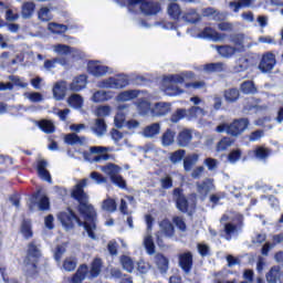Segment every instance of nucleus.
<instances>
[{
  "label": "nucleus",
  "instance_id": "nucleus-31",
  "mask_svg": "<svg viewBox=\"0 0 283 283\" xmlns=\"http://www.w3.org/2000/svg\"><path fill=\"white\" fill-rule=\"evenodd\" d=\"M176 142V132L168 128L161 135V145L163 147H171V145Z\"/></svg>",
  "mask_w": 283,
  "mask_h": 283
},
{
  "label": "nucleus",
  "instance_id": "nucleus-27",
  "mask_svg": "<svg viewBox=\"0 0 283 283\" xmlns=\"http://www.w3.org/2000/svg\"><path fill=\"white\" fill-rule=\"evenodd\" d=\"M92 132L93 134H95V136H105V134L107 133V124H105V119H95V124L94 126H92Z\"/></svg>",
  "mask_w": 283,
  "mask_h": 283
},
{
  "label": "nucleus",
  "instance_id": "nucleus-61",
  "mask_svg": "<svg viewBox=\"0 0 283 283\" xmlns=\"http://www.w3.org/2000/svg\"><path fill=\"white\" fill-rule=\"evenodd\" d=\"M182 158H185V150L182 149L176 150L170 155V163L176 165L177 163H180Z\"/></svg>",
  "mask_w": 283,
  "mask_h": 283
},
{
  "label": "nucleus",
  "instance_id": "nucleus-39",
  "mask_svg": "<svg viewBox=\"0 0 283 283\" xmlns=\"http://www.w3.org/2000/svg\"><path fill=\"white\" fill-rule=\"evenodd\" d=\"M109 98H112V95L106 91H97L92 96L93 103H105V101H109Z\"/></svg>",
  "mask_w": 283,
  "mask_h": 283
},
{
  "label": "nucleus",
  "instance_id": "nucleus-47",
  "mask_svg": "<svg viewBox=\"0 0 283 283\" xmlns=\"http://www.w3.org/2000/svg\"><path fill=\"white\" fill-rule=\"evenodd\" d=\"M48 30H50V32H52L53 34H63L67 32V25L51 22L48 25Z\"/></svg>",
  "mask_w": 283,
  "mask_h": 283
},
{
  "label": "nucleus",
  "instance_id": "nucleus-45",
  "mask_svg": "<svg viewBox=\"0 0 283 283\" xmlns=\"http://www.w3.org/2000/svg\"><path fill=\"white\" fill-rule=\"evenodd\" d=\"M198 154H192L189 155L185 160H184V169L185 171H191V169H193V165H196V163H198Z\"/></svg>",
  "mask_w": 283,
  "mask_h": 283
},
{
  "label": "nucleus",
  "instance_id": "nucleus-33",
  "mask_svg": "<svg viewBox=\"0 0 283 283\" xmlns=\"http://www.w3.org/2000/svg\"><path fill=\"white\" fill-rule=\"evenodd\" d=\"M53 52L60 56H67L70 52H78V49L71 48L67 44H55L53 45Z\"/></svg>",
  "mask_w": 283,
  "mask_h": 283
},
{
  "label": "nucleus",
  "instance_id": "nucleus-46",
  "mask_svg": "<svg viewBox=\"0 0 283 283\" xmlns=\"http://www.w3.org/2000/svg\"><path fill=\"white\" fill-rule=\"evenodd\" d=\"M182 19L187 23H198V21H200V15H198V12H196V10L190 9L182 15Z\"/></svg>",
  "mask_w": 283,
  "mask_h": 283
},
{
  "label": "nucleus",
  "instance_id": "nucleus-12",
  "mask_svg": "<svg viewBox=\"0 0 283 283\" xmlns=\"http://www.w3.org/2000/svg\"><path fill=\"white\" fill-rule=\"evenodd\" d=\"M276 63L277 61L275 60V54L268 52L263 54L259 63V70L262 72V74H270V72H273Z\"/></svg>",
  "mask_w": 283,
  "mask_h": 283
},
{
  "label": "nucleus",
  "instance_id": "nucleus-21",
  "mask_svg": "<svg viewBox=\"0 0 283 283\" xmlns=\"http://www.w3.org/2000/svg\"><path fill=\"white\" fill-rule=\"evenodd\" d=\"M67 92V82L61 81L56 82L53 86V97L55 101H63L65 98V94Z\"/></svg>",
  "mask_w": 283,
  "mask_h": 283
},
{
  "label": "nucleus",
  "instance_id": "nucleus-54",
  "mask_svg": "<svg viewBox=\"0 0 283 283\" xmlns=\"http://www.w3.org/2000/svg\"><path fill=\"white\" fill-rule=\"evenodd\" d=\"M159 185L161 189H172L174 188V178L170 175H165L159 179Z\"/></svg>",
  "mask_w": 283,
  "mask_h": 283
},
{
  "label": "nucleus",
  "instance_id": "nucleus-59",
  "mask_svg": "<svg viewBox=\"0 0 283 283\" xmlns=\"http://www.w3.org/2000/svg\"><path fill=\"white\" fill-rule=\"evenodd\" d=\"M9 81H11V83H13V85H15L17 87H22V90H25V87H28V83L23 82V80L17 75H9Z\"/></svg>",
  "mask_w": 283,
  "mask_h": 283
},
{
  "label": "nucleus",
  "instance_id": "nucleus-53",
  "mask_svg": "<svg viewBox=\"0 0 283 283\" xmlns=\"http://www.w3.org/2000/svg\"><path fill=\"white\" fill-rule=\"evenodd\" d=\"M38 18L43 22L52 21V13L50 12V8L42 7L38 12Z\"/></svg>",
  "mask_w": 283,
  "mask_h": 283
},
{
  "label": "nucleus",
  "instance_id": "nucleus-5",
  "mask_svg": "<svg viewBox=\"0 0 283 283\" xmlns=\"http://www.w3.org/2000/svg\"><path fill=\"white\" fill-rule=\"evenodd\" d=\"M172 198L176 202L178 211H181V213H187L189 211V207L191 209H196V200L198 198V195L196 193H191L189 199H187L185 193H182L181 188H175L172 191Z\"/></svg>",
  "mask_w": 283,
  "mask_h": 283
},
{
  "label": "nucleus",
  "instance_id": "nucleus-9",
  "mask_svg": "<svg viewBox=\"0 0 283 283\" xmlns=\"http://www.w3.org/2000/svg\"><path fill=\"white\" fill-rule=\"evenodd\" d=\"M145 0H129L128 1V10L132 11V8L138 6L142 12L146 15L151 17L154 14H158L160 12V4L157 2H144Z\"/></svg>",
  "mask_w": 283,
  "mask_h": 283
},
{
  "label": "nucleus",
  "instance_id": "nucleus-36",
  "mask_svg": "<svg viewBox=\"0 0 283 283\" xmlns=\"http://www.w3.org/2000/svg\"><path fill=\"white\" fill-rule=\"evenodd\" d=\"M137 112L140 114V116H148V114L151 116V103H149L147 99H140L137 103Z\"/></svg>",
  "mask_w": 283,
  "mask_h": 283
},
{
  "label": "nucleus",
  "instance_id": "nucleus-57",
  "mask_svg": "<svg viewBox=\"0 0 283 283\" xmlns=\"http://www.w3.org/2000/svg\"><path fill=\"white\" fill-rule=\"evenodd\" d=\"M270 155L271 150H269V148L258 147L255 149V156L256 158H259V160H266V158H269Z\"/></svg>",
  "mask_w": 283,
  "mask_h": 283
},
{
  "label": "nucleus",
  "instance_id": "nucleus-43",
  "mask_svg": "<svg viewBox=\"0 0 283 283\" xmlns=\"http://www.w3.org/2000/svg\"><path fill=\"white\" fill-rule=\"evenodd\" d=\"M119 262L123 270L127 271V273H132L134 271V260H132L128 255H122L119 258Z\"/></svg>",
  "mask_w": 283,
  "mask_h": 283
},
{
  "label": "nucleus",
  "instance_id": "nucleus-4",
  "mask_svg": "<svg viewBox=\"0 0 283 283\" xmlns=\"http://www.w3.org/2000/svg\"><path fill=\"white\" fill-rule=\"evenodd\" d=\"M103 266V261L101 259H95L92 262L91 271L87 264H82L78 266L76 273L72 277V283H81L83 280H94L101 275V269Z\"/></svg>",
  "mask_w": 283,
  "mask_h": 283
},
{
  "label": "nucleus",
  "instance_id": "nucleus-20",
  "mask_svg": "<svg viewBox=\"0 0 283 283\" xmlns=\"http://www.w3.org/2000/svg\"><path fill=\"white\" fill-rule=\"evenodd\" d=\"M64 143L72 147H74V145L83 146L87 143V138L85 136H78L76 133H70L64 136Z\"/></svg>",
  "mask_w": 283,
  "mask_h": 283
},
{
  "label": "nucleus",
  "instance_id": "nucleus-32",
  "mask_svg": "<svg viewBox=\"0 0 283 283\" xmlns=\"http://www.w3.org/2000/svg\"><path fill=\"white\" fill-rule=\"evenodd\" d=\"M206 115L207 112H205L203 108H200V106H192L189 109H186V116L189 118V120H193V118H201Z\"/></svg>",
  "mask_w": 283,
  "mask_h": 283
},
{
  "label": "nucleus",
  "instance_id": "nucleus-6",
  "mask_svg": "<svg viewBox=\"0 0 283 283\" xmlns=\"http://www.w3.org/2000/svg\"><path fill=\"white\" fill-rule=\"evenodd\" d=\"M107 151H109V147L92 146L90 151L83 153V158L88 163H103L112 158V155L107 154Z\"/></svg>",
  "mask_w": 283,
  "mask_h": 283
},
{
  "label": "nucleus",
  "instance_id": "nucleus-52",
  "mask_svg": "<svg viewBox=\"0 0 283 283\" xmlns=\"http://www.w3.org/2000/svg\"><path fill=\"white\" fill-rule=\"evenodd\" d=\"M233 145V140L231 137H223L218 144H217V151H227L229 147Z\"/></svg>",
  "mask_w": 283,
  "mask_h": 283
},
{
  "label": "nucleus",
  "instance_id": "nucleus-35",
  "mask_svg": "<svg viewBox=\"0 0 283 283\" xmlns=\"http://www.w3.org/2000/svg\"><path fill=\"white\" fill-rule=\"evenodd\" d=\"M134 98H138V91H124L117 95V101L119 103H127V101H134Z\"/></svg>",
  "mask_w": 283,
  "mask_h": 283
},
{
  "label": "nucleus",
  "instance_id": "nucleus-3",
  "mask_svg": "<svg viewBox=\"0 0 283 283\" xmlns=\"http://www.w3.org/2000/svg\"><path fill=\"white\" fill-rule=\"evenodd\" d=\"M185 78H193V72L186 71L181 74H171L164 77L166 94H168V96H178V94H182V90H180L178 85L185 83Z\"/></svg>",
  "mask_w": 283,
  "mask_h": 283
},
{
  "label": "nucleus",
  "instance_id": "nucleus-7",
  "mask_svg": "<svg viewBox=\"0 0 283 283\" xmlns=\"http://www.w3.org/2000/svg\"><path fill=\"white\" fill-rule=\"evenodd\" d=\"M101 171L106 174V176H109L113 185H116V187H119V189H127V181H125L123 176L119 175L120 167L115 164H107L105 166H101Z\"/></svg>",
  "mask_w": 283,
  "mask_h": 283
},
{
  "label": "nucleus",
  "instance_id": "nucleus-8",
  "mask_svg": "<svg viewBox=\"0 0 283 283\" xmlns=\"http://www.w3.org/2000/svg\"><path fill=\"white\" fill-rule=\"evenodd\" d=\"M127 85H129V76L125 74H119L98 82V87H102V90H123V87H127Z\"/></svg>",
  "mask_w": 283,
  "mask_h": 283
},
{
  "label": "nucleus",
  "instance_id": "nucleus-51",
  "mask_svg": "<svg viewBox=\"0 0 283 283\" xmlns=\"http://www.w3.org/2000/svg\"><path fill=\"white\" fill-rule=\"evenodd\" d=\"M78 264V261L74 256L66 258L63 262V269L72 272L76 270V265Z\"/></svg>",
  "mask_w": 283,
  "mask_h": 283
},
{
  "label": "nucleus",
  "instance_id": "nucleus-60",
  "mask_svg": "<svg viewBox=\"0 0 283 283\" xmlns=\"http://www.w3.org/2000/svg\"><path fill=\"white\" fill-rule=\"evenodd\" d=\"M91 180H94L96 185H105L107 182V178H105L101 172L93 171L90 175Z\"/></svg>",
  "mask_w": 283,
  "mask_h": 283
},
{
  "label": "nucleus",
  "instance_id": "nucleus-41",
  "mask_svg": "<svg viewBox=\"0 0 283 283\" xmlns=\"http://www.w3.org/2000/svg\"><path fill=\"white\" fill-rule=\"evenodd\" d=\"M38 126L40 129H42V132H44V134H54L55 127L52 120L42 119L38 123Z\"/></svg>",
  "mask_w": 283,
  "mask_h": 283
},
{
  "label": "nucleus",
  "instance_id": "nucleus-50",
  "mask_svg": "<svg viewBox=\"0 0 283 283\" xmlns=\"http://www.w3.org/2000/svg\"><path fill=\"white\" fill-rule=\"evenodd\" d=\"M240 90L243 94H255L258 92V88H255V84H253L252 81L243 82Z\"/></svg>",
  "mask_w": 283,
  "mask_h": 283
},
{
  "label": "nucleus",
  "instance_id": "nucleus-28",
  "mask_svg": "<svg viewBox=\"0 0 283 283\" xmlns=\"http://www.w3.org/2000/svg\"><path fill=\"white\" fill-rule=\"evenodd\" d=\"M155 264L159 269L160 273H167V271H169V259L160 253L155 255Z\"/></svg>",
  "mask_w": 283,
  "mask_h": 283
},
{
  "label": "nucleus",
  "instance_id": "nucleus-11",
  "mask_svg": "<svg viewBox=\"0 0 283 283\" xmlns=\"http://www.w3.org/2000/svg\"><path fill=\"white\" fill-rule=\"evenodd\" d=\"M249 125H250L249 118L234 119L228 126V135L233 136L234 138H238V136H241V134H244V132H247V129L249 128Z\"/></svg>",
  "mask_w": 283,
  "mask_h": 283
},
{
  "label": "nucleus",
  "instance_id": "nucleus-19",
  "mask_svg": "<svg viewBox=\"0 0 283 283\" xmlns=\"http://www.w3.org/2000/svg\"><path fill=\"white\" fill-rule=\"evenodd\" d=\"M214 50H217L218 54H220L222 59H231L232 56H235V53L238 52V48L229 44L214 45Z\"/></svg>",
  "mask_w": 283,
  "mask_h": 283
},
{
  "label": "nucleus",
  "instance_id": "nucleus-23",
  "mask_svg": "<svg viewBox=\"0 0 283 283\" xmlns=\"http://www.w3.org/2000/svg\"><path fill=\"white\" fill-rule=\"evenodd\" d=\"M229 41L233 43L234 48L240 52V50H244V45H247V35L243 33H232L229 35Z\"/></svg>",
  "mask_w": 283,
  "mask_h": 283
},
{
  "label": "nucleus",
  "instance_id": "nucleus-26",
  "mask_svg": "<svg viewBox=\"0 0 283 283\" xmlns=\"http://www.w3.org/2000/svg\"><path fill=\"white\" fill-rule=\"evenodd\" d=\"M159 234L165 235V238H174L175 230L171 221L165 219L159 223Z\"/></svg>",
  "mask_w": 283,
  "mask_h": 283
},
{
  "label": "nucleus",
  "instance_id": "nucleus-40",
  "mask_svg": "<svg viewBox=\"0 0 283 283\" xmlns=\"http://www.w3.org/2000/svg\"><path fill=\"white\" fill-rule=\"evenodd\" d=\"M168 14L170 18L174 19V21H178V19H180V15L182 14V10L180 9V6L178 3H170L168 6Z\"/></svg>",
  "mask_w": 283,
  "mask_h": 283
},
{
  "label": "nucleus",
  "instance_id": "nucleus-49",
  "mask_svg": "<svg viewBox=\"0 0 283 283\" xmlns=\"http://www.w3.org/2000/svg\"><path fill=\"white\" fill-rule=\"evenodd\" d=\"M279 280H280V268L277 266L271 268V270L266 274V281L269 283H277Z\"/></svg>",
  "mask_w": 283,
  "mask_h": 283
},
{
  "label": "nucleus",
  "instance_id": "nucleus-62",
  "mask_svg": "<svg viewBox=\"0 0 283 283\" xmlns=\"http://www.w3.org/2000/svg\"><path fill=\"white\" fill-rule=\"evenodd\" d=\"M21 231H22L24 238H27V240L32 237V227H31V224H30V221L24 220V221L22 222V229H21Z\"/></svg>",
  "mask_w": 283,
  "mask_h": 283
},
{
  "label": "nucleus",
  "instance_id": "nucleus-38",
  "mask_svg": "<svg viewBox=\"0 0 283 283\" xmlns=\"http://www.w3.org/2000/svg\"><path fill=\"white\" fill-rule=\"evenodd\" d=\"M36 8V4L34 2H25L22 6V18L23 19H32V14H34V9Z\"/></svg>",
  "mask_w": 283,
  "mask_h": 283
},
{
  "label": "nucleus",
  "instance_id": "nucleus-55",
  "mask_svg": "<svg viewBox=\"0 0 283 283\" xmlns=\"http://www.w3.org/2000/svg\"><path fill=\"white\" fill-rule=\"evenodd\" d=\"M249 70V59L240 57L234 66V72H247Z\"/></svg>",
  "mask_w": 283,
  "mask_h": 283
},
{
  "label": "nucleus",
  "instance_id": "nucleus-14",
  "mask_svg": "<svg viewBox=\"0 0 283 283\" xmlns=\"http://www.w3.org/2000/svg\"><path fill=\"white\" fill-rule=\"evenodd\" d=\"M197 192L199 196H202L205 198L206 196H209L210 191H213L216 189V186L213 185V179L206 178L201 182H196Z\"/></svg>",
  "mask_w": 283,
  "mask_h": 283
},
{
  "label": "nucleus",
  "instance_id": "nucleus-15",
  "mask_svg": "<svg viewBox=\"0 0 283 283\" xmlns=\"http://www.w3.org/2000/svg\"><path fill=\"white\" fill-rule=\"evenodd\" d=\"M39 258H41V250L36 243L31 242L29 244L27 260L31 262L32 269H36V262L39 261Z\"/></svg>",
  "mask_w": 283,
  "mask_h": 283
},
{
  "label": "nucleus",
  "instance_id": "nucleus-48",
  "mask_svg": "<svg viewBox=\"0 0 283 283\" xmlns=\"http://www.w3.org/2000/svg\"><path fill=\"white\" fill-rule=\"evenodd\" d=\"M116 209H117L116 201L112 198H107L106 200H104L102 202L103 211H107L108 213H114V211H116Z\"/></svg>",
  "mask_w": 283,
  "mask_h": 283
},
{
  "label": "nucleus",
  "instance_id": "nucleus-13",
  "mask_svg": "<svg viewBox=\"0 0 283 283\" xmlns=\"http://www.w3.org/2000/svg\"><path fill=\"white\" fill-rule=\"evenodd\" d=\"M178 260L179 266L184 271L185 275H189L193 269V253L189 251L180 253L178 255Z\"/></svg>",
  "mask_w": 283,
  "mask_h": 283
},
{
  "label": "nucleus",
  "instance_id": "nucleus-10",
  "mask_svg": "<svg viewBox=\"0 0 283 283\" xmlns=\"http://www.w3.org/2000/svg\"><path fill=\"white\" fill-rule=\"evenodd\" d=\"M38 206L39 211H48L50 209V198L41 193V190H38L29 202V210L34 211Z\"/></svg>",
  "mask_w": 283,
  "mask_h": 283
},
{
  "label": "nucleus",
  "instance_id": "nucleus-63",
  "mask_svg": "<svg viewBox=\"0 0 283 283\" xmlns=\"http://www.w3.org/2000/svg\"><path fill=\"white\" fill-rule=\"evenodd\" d=\"M112 112V108L109 106H99L97 107V109L95 111V115L98 117V118H103L105 116H109Z\"/></svg>",
  "mask_w": 283,
  "mask_h": 283
},
{
  "label": "nucleus",
  "instance_id": "nucleus-64",
  "mask_svg": "<svg viewBox=\"0 0 283 283\" xmlns=\"http://www.w3.org/2000/svg\"><path fill=\"white\" fill-rule=\"evenodd\" d=\"M263 242H266V233H254L252 237V244H263Z\"/></svg>",
  "mask_w": 283,
  "mask_h": 283
},
{
  "label": "nucleus",
  "instance_id": "nucleus-44",
  "mask_svg": "<svg viewBox=\"0 0 283 283\" xmlns=\"http://www.w3.org/2000/svg\"><path fill=\"white\" fill-rule=\"evenodd\" d=\"M144 247L148 255H154V253H156V244H154V239L151 238V234H147L144 238Z\"/></svg>",
  "mask_w": 283,
  "mask_h": 283
},
{
  "label": "nucleus",
  "instance_id": "nucleus-30",
  "mask_svg": "<svg viewBox=\"0 0 283 283\" xmlns=\"http://www.w3.org/2000/svg\"><path fill=\"white\" fill-rule=\"evenodd\" d=\"M255 0H238V1H231L229 3V7L233 12H240L242 8H251L252 3H254Z\"/></svg>",
  "mask_w": 283,
  "mask_h": 283
},
{
  "label": "nucleus",
  "instance_id": "nucleus-42",
  "mask_svg": "<svg viewBox=\"0 0 283 283\" xmlns=\"http://www.w3.org/2000/svg\"><path fill=\"white\" fill-rule=\"evenodd\" d=\"M67 103L70 107H74V109H81V107H83V97L78 94H72L69 97Z\"/></svg>",
  "mask_w": 283,
  "mask_h": 283
},
{
  "label": "nucleus",
  "instance_id": "nucleus-34",
  "mask_svg": "<svg viewBox=\"0 0 283 283\" xmlns=\"http://www.w3.org/2000/svg\"><path fill=\"white\" fill-rule=\"evenodd\" d=\"M127 107V105H119L118 106V112L115 116V127H118L119 129L122 127H124L125 125V118H126V114H125V108Z\"/></svg>",
  "mask_w": 283,
  "mask_h": 283
},
{
  "label": "nucleus",
  "instance_id": "nucleus-24",
  "mask_svg": "<svg viewBox=\"0 0 283 283\" xmlns=\"http://www.w3.org/2000/svg\"><path fill=\"white\" fill-rule=\"evenodd\" d=\"M201 36L203 39H211L212 41H224V39L227 38V34L219 33L216 30H213L212 28L207 27L203 29Z\"/></svg>",
  "mask_w": 283,
  "mask_h": 283
},
{
  "label": "nucleus",
  "instance_id": "nucleus-58",
  "mask_svg": "<svg viewBox=\"0 0 283 283\" xmlns=\"http://www.w3.org/2000/svg\"><path fill=\"white\" fill-rule=\"evenodd\" d=\"M197 249H198V253L201 255V258H207V256L211 255V248L208 244L198 243Z\"/></svg>",
  "mask_w": 283,
  "mask_h": 283
},
{
  "label": "nucleus",
  "instance_id": "nucleus-22",
  "mask_svg": "<svg viewBox=\"0 0 283 283\" xmlns=\"http://www.w3.org/2000/svg\"><path fill=\"white\" fill-rule=\"evenodd\" d=\"M71 92H81V90H85L87 87V75H80L75 77L70 84Z\"/></svg>",
  "mask_w": 283,
  "mask_h": 283
},
{
  "label": "nucleus",
  "instance_id": "nucleus-2",
  "mask_svg": "<svg viewBox=\"0 0 283 283\" xmlns=\"http://www.w3.org/2000/svg\"><path fill=\"white\" fill-rule=\"evenodd\" d=\"M220 222L223 227V238L231 241L232 238L242 233V229L244 228V216L238 212L226 213L221 217Z\"/></svg>",
  "mask_w": 283,
  "mask_h": 283
},
{
  "label": "nucleus",
  "instance_id": "nucleus-17",
  "mask_svg": "<svg viewBox=\"0 0 283 283\" xmlns=\"http://www.w3.org/2000/svg\"><path fill=\"white\" fill-rule=\"evenodd\" d=\"M87 70L93 76H105L109 67L101 65L98 62H88Z\"/></svg>",
  "mask_w": 283,
  "mask_h": 283
},
{
  "label": "nucleus",
  "instance_id": "nucleus-56",
  "mask_svg": "<svg viewBox=\"0 0 283 283\" xmlns=\"http://www.w3.org/2000/svg\"><path fill=\"white\" fill-rule=\"evenodd\" d=\"M24 98H28L31 103H42L43 95L39 92L24 93Z\"/></svg>",
  "mask_w": 283,
  "mask_h": 283
},
{
  "label": "nucleus",
  "instance_id": "nucleus-18",
  "mask_svg": "<svg viewBox=\"0 0 283 283\" xmlns=\"http://www.w3.org/2000/svg\"><path fill=\"white\" fill-rule=\"evenodd\" d=\"M38 176L41 180L52 184V175H50V171L48 170V161L45 159L38 161Z\"/></svg>",
  "mask_w": 283,
  "mask_h": 283
},
{
  "label": "nucleus",
  "instance_id": "nucleus-1",
  "mask_svg": "<svg viewBox=\"0 0 283 283\" xmlns=\"http://www.w3.org/2000/svg\"><path fill=\"white\" fill-rule=\"evenodd\" d=\"M85 187H87V179H82L76 184L71 193L72 198L78 202V211L84 216V222L72 210L60 212L57 220H60L66 231L74 229V224H78V227H84L91 240H98L94 233L96 231V210L94 206L90 205V197L84 190Z\"/></svg>",
  "mask_w": 283,
  "mask_h": 283
},
{
  "label": "nucleus",
  "instance_id": "nucleus-29",
  "mask_svg": "<svg viewBox=\"0 0 283 283\" xmlns=\"http://www.w3.org/2000/svg\"><path fill=\"white\" fill-rule=\"evenodd\" d=\"M158 134H160V123L150 124L143 130V136L145 138H154V136H158Z\"/></svg>",
  "mask_w": 283,
  "mask_h": 283
},
{
  "label": "nucleus",
  "instance_id": "nucleus-16",
  "mask_svg": "<svg viewBox=\"0 0 283 283\" xmlns=\"http://www.w3.org/2000/svg\"><path fill=\"white\" fill-rule=\"evenodd\" d=\"M169 112H171V104L167 102H158L151 108V116L154 117L167 116Z\"/></svg>",
  "mask_w": 283,
  "mask_h": 283
},
{
  "label": "nucleus",
  "instance_id": "nucleus-25",
  "mask_svg": "<svg viewBox=\"0 0 283 283\" xmlns=\"http://www.w3.org/2000/svg\"><path fill=\"white\" fill-rule=\"evenodd\" d=\"M193 139V135L191 134V130L184 129L181 130L177 136V145L179 147H189V144Z\"/></svg>",
  "mask_w": 283,
  "mask_h": 283
},
{
  "label": "nucleus",
  "instance_id": "nucleus-37",
  "mask_svg": "<svg viewBox=\"0 0 283 283\" xmlns=\"http://www.w3.org/2000/svg\"><path fill=\"white\" fill-rule=\"evenodd\" d=\"M227 103H235L240 98V91L238 88H228L223 93Z\"/></svg>",
  "mask_w": 283,
  "mask_h": 283
}]
</instances>
